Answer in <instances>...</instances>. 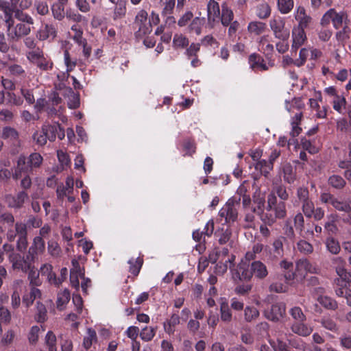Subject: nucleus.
<instances>
[{"instance_id":"nucleus-8","label":"nucleus","mask_w":351,"mask_h":351,"mask_svg":"<svg viewBox=\"0 0 351 351\" xmlns=\"http://www.w3.org/2000/svg\"><path fill=\"white\" fill-rule=\"evenodd\" d=\"M346 18V14L343 12H337L335 9H330L327 11L321 19L322 25H327L330 22L335 29H339L343 20Z\"/></svg>"},{"instance_id":"nucleus-11","label":"nucleus","mask_w":351,"mask_h":351,"mask_svg":"<svg viewBox=\"0 0 351 351\" xmlns=\"http://www.w3.org/2000/svg\"><path fill=\"white\" fill-rule=\"evenodd\" d=\"M52 266L50 264H44L40 268L39 272L37 274L35 271H31L29 274V278L33 276H38L40 274L42 276H45L47 280L50 284H53L56 286H59L62 283L60 278H57L56 274L52 271Z\"/></svg>"},{"instance_id":"nucleus-59","label":"nucleus","mask_w":351,"mask_h":351,"mask_svg":"<svg viewBox=\"0 0 351 351\" xmlns=\"http://www.w3.org/2000/svg\"><path fill=\"white\" fill-rule=\"evenodd\" d=\"M15 16L20 21V23H25L29 25L34 24V19L32 17L28 14L23 13L21 11V10H16Z\"/></svg>"},{"instance_id":"nucleus-64","label":"nucleus","mask_w":351,"mask_h":351,"mask_svg":"<svg viewBox=\"0 0 351 351\" xmlns=\"http://www.w3.org/2000/svg\"><path fill=\"white\" fill-rule=\"evenodd\" d=\"M269 343L274 351H291L287 344L280 339H277L276 341L269 339Z\"/></svg>"},{"instance_id":"nucleus-31","label":"nucleus","mask_w":351,"mask_h":351,"mask_svg":"<svg viewBox=\"0 0 351 351\" xmlns=\"http://www.w3.org/2000/svg\"><path fill=\"white\" fill-rule=\"evenodd\" d=\"M45 348L40 351H57L56 337L52 331H48L45 337Z\"/></svg>"},{"instance_id":"nucleus-9","label":"nucleus","mask_w":351,"mask_h":351,"mask_svg":"<svg viewBox=\"0 0 351 351\" xmlns=\"http://www.w3.org/2000/svg\"><path fill=\"white\" fill-rule=\"evenodd\" d=\"M265 317L273 322H278L284 317L286 314V305L284 302L274 304L269 310L264 313Z\"/></svg>"},{"instance_id":"nucleus-15","label":"nucleus","mask_w":351,"mask_h":351,"mask_svg":"<svg viewBox=\"0 0 351 351\" xmlns=\"http://www.w3.org/2000/svg\"><path fill=\"white\" fill-rule=\"evenodd\" d=\"M45 250V241L41 237H36L34 239L33 243L28 250V258L33 262L34 259L40 254H42Z\"/></svg>"},{"instance_id":"nucleus-21","label":"nucleus","mask_w":351,"mask_h":351,"mask_svg":"<svg viewBox=\"0 0 351 351\" xmlns=\"http://www.w3.org/2000/svg\"><path fill=\"white\" fill-rule=\"evenodd\" d=\"M293 332L302 337H307L310 335L313 328L307 325L304 322H295L291 326Z\"/></svg>"},{"instance_id":"nucleus-51","label":"nucleus","mask_w":351,"mask_h":351,"mask_svg":"<svg viewBox=\"0 0 351 351\" xmlns=\"http://www.w3.org/2000/svg\"><path fill=\"white\" fill-rule=\"evenodd\" d=\"M263 249V245L259 243H255L251 251H248L245 256V260L250 261L256 257V254H260Z\"/></svg>"},{"instance_id":"nucleus-23","label":"nucleus","mask_w":351,"mask_h":351,"mask_svg":"<svg viewBox=\"0 0 351 351\" xmlns=\"http://www.w3.org/2000/svg\"><path fill=\"white\" fill-rule=\"evenodd\" d=\"M249 63L250 64V67L255 71H263L268 69V66L264 60L256 54H252L249 57Z\"/></svg>"},{"instance_id":"nucleus-56","label":"nucleus","mask_w":351,"mask_h":351,"mask_svg":"<svg viewBox=\"0 0 351 351\" xmlns=\"http://www.w3.org/2000/svg\"><path fill=\"white\" fill-rule=\"evenodd\" d=\"M289 313L295 322H305L306 315L304 314L301 308L298 306H294L289 311Z\"/></svg>"},{"instance_id":"nucleus-60","label":"nucleus","mask_w":351,"mask_h":351,"mask_svg":"<svg viewBox=\"0 0 351 351\" xmlns=\"http://www.w3.org/2000/svg\"><path fill=\"white\" fill-rule=\"evenodd\" d=\"M328 221L324 225L325 229L331 233H335L337 230V228L335 225L337 221V215L331 214L327 217Z\"/></svg>"},{"instance_id":"nucleus-63","label":"nucleus","mask_w":351,"mask_h":351,"mask_svg":"<svg viewBox=\"0 0 351 351\" xmlns=\"http://www.w3.org/2000/svg\"><path fill=\"white\" fill-rule=\"evenodd\" d=\"M322 26L323 27L317 31L319 40L322 42H328L332 35V32L326 27V25Z\"/></svg>"},{"instance_id":"nucleus-55","label":"nucleus","mask_w":351,"mask_h":351,"mask_svg":"<svg viewBox=\"0 0 351 351\" xmlns=\"http://www.w3.org/2000/svg\"><path fill=\"white\" fill-rule=\"evenodd\" d=\"M234 259V256H232L231 258H228V260L226 261L225 263H219L217 264L215 267V271L217 274H223L226 272L228 268L231 269V266L232 265V261Z\"/></svg>"},{"instance_id":"nucleus-6","label":"nucleus","mask_w":351,"mask_h":351,"mask_svg":"<svg viewBox=\"0 0 351 351\" xmlns=\"http://www.w3.org/2000/svg\"><path fill=\"white\" fill-rule=\"evenodd\" d=\"M27 58L43 71H47L52 68V62L50 59L45 57L43 51L40 49L28 52Z\"/></svg>"},{"instance_id":"nucleus-49","label":"nucleus","mask_w":351,"mask_h":351,"mask_svg":"<svg viewBox=\"0 0 351 351\" xmlns=\"http://www.w3.org/2000/svg\"><path fill=\"white\" fill-rule=\"evenodd\" d=\"M286 282H284L281 280L273 282L270 287V291L276 293H284L288 289V284H290L291 281H288L285 279Z\"/></svg>"},{"instance_id":"nucleus-44","label":"nucleus","mask_w":351,"mask_h":351,"mask_svg":"<svg viewBox=\"0 0 351 351\" xmlns=\"http://www.w3.org/2000/svg\"><path fill=\"white\" fill-rule=\"evenodd\" d=\"M259 316V311L253 306H246L244 309V319L247 322L256 319Z\"/></svg>"},{"instance_id":"nucleus-12","label":"nucleus","mask_w":351,"mask_h":351,"mask_svg":"<svg viewBox=\"0 0 351 351\" xmlns=\"http://www.w3.org/2000/svg\"><path fill=\"white\" fill-rule=\"evenodd\" d=\"M9 260L12 263L14 269H21L23 271H27L29 269L32 263V260L28 258L27 255L25 258L16 253L9 254Z\"/></svg>"},{"instance_id":"nucleus-34","label":"nucleus","mask_w":351,"mask_h":351,"mask_svg":"<svg viewBox=\"0 0 351 351\" xmlns=\"http://www.w3.org/2000/svg\"><path fill=\"white\" fill-rule=\"evenodd\" d=\"M220 314L221 321L227 323L231 322L232 315L230 308L228 302L226 300H223V299H221V302L220 303Z\"/></svg>"},{"instance_id":"nucleus-54","label":"nucleus","mask_w":351,"mask_h":351,"mask_svg":"<svg viewBox=\"0 0 351 351\" xmlns=\"http://www.w3.org/2000/svg\"><path fill=\"white\" fill-rule=\"evenodd\" d=\"M189 43L188 38L182 34H176L173 37V45L175 48H184Z\"/></svg>"},{"instance_id":"nucleus-41","label":"nucleus","mask_w":351,"mask_h":351,"mask_svg":"<svg viewBox=\"0 0 351 351\" xmlns=\"http://www.w3.org/2000/svg\"><path fill=\"white\" fill-rule=\"evenodd\" d=\"M180 324V317L177 314H173L167 323H165L164 328L166 332L172 334L175 331L176 326Z\"/></svg>"},{"instance_id":"nucleus-2","label":"nucleus","mask_w":351,"mask_h":351,"mask_svg":"<svg viewBox=\"0 0 351 351\" xmlns=\"http://www.w3.org/2000/svg\"><path fill=\"white\" fill-rule=\"evenodd\" d=\"M316 268L306 258L300 259L296 262L295 271L286 272L284 274L285 278L288 281L295 280L302 282L308 273H315Z\"/></svg>"},{"instance_id":"nucleus-22","label":"nucleus","mask_w":351,"mask_h":351,"mask_svg":"<svg viewBox=\"0 0 351 351\" xmlns=\"http://www.w3.org/2000/svg\"><path fill=\"white\" fill-rule=\"evenodd\" d=\"M336 273L339 278L335 280V283L337 286L345 287L347 283H351V272L348 271L345 267H336Z\"/></svg>"},{"instance_id":"nucleus-13","label":"nucleus","mask_w":351,"mask_h":351,"mask_svg":"<svg viewBox=\"0 0 351 351\" xmlns=\"http://www.w3.org/2000/svg\"><path fill=\"white\" fill-rule=\"evenodd\" d=\"M293 14L295 19L298 23L295 27L305 29L308 27L312 22V18L307 14L306 9L302 5L296 7Z\"/></svg>"},{"instance_id":"nucleus-28","label":"nucleus","mask_w":351,"mask_h":351,"mask_svg":"<svg viewBox=\"0 0 351 351\" xmlns=\"http://www.w3.org/2000/svg\"><path fill=\"white\" fill-rule=\"evenodd\" d=\"M27 198V195L25 192H20L16 197L8 196L6 201L11 207L19 208Z\"/></svg>"},{"instance_id":"nucleus-18","label":"nucleus","mask_w":351,"mask_h":351,"mask_svg":"<svg viewBox=\"0 0 351 351\" xmlns=\"http://www.w3.org/2000/svg\"><path fill=\"white\" fill-rule=\"evenodd\" d=\"M285 108L289 113L293 114V117H296L298 113H300L302 117L304 104L300 98H293L291 101H286Z\"/></svg>"},{"instance_id":"nucleus-7","label":"nucleus","mask_w":351,"mask_h":351,"mask_svg":"<svg viewBox=\"0 0 351 351\" xmlns=\"http://www.w3.org/2000/svg\"><path fill=\"white\" fill-rule=\"evenodd\" d=\"M269 27L274 36L280 39L286 40L289 36V30L285 27V21L280 16H274L269 21Z\"/></svg>"},{"instance_id":"nucleus-47","label":"nucleus","mask_w":351,"mask_h":351,"mask_svg":"<svg viewBox=\"0 0 351 351\" xmlns=\"http://www.w3.org/2000/svg\"><path fill=\"white\" fill-rule=\"evenodd\" d=\"M47 309H46L45 305L40 302H37L35 319L38 322L43 323L47 320Z\"/></svg>"},{"instance_id":"nucleus-62","label":"nucleus","mask_w":351,"mask_h":351,"mask_svg":"<svg viewBox=\"0 0 351 351\" xmlns=\"http://www.w3.org/2000/svg\"><path fill=\"white\" fill-rule=\"evenodd\" d=\"M64 5L55 3L52 6V13L55 19L62 20L65 15Z\"/></svg>"},{"instance_id":"nucleus-14","label":"nucleus","mask_w":351,"mask_h":351,"mask_svg":"<svg viewBox=\"0 0 351 351\" xmlns=\"http://www.w3.org/2000/svg\"><path fill=\"white\" fill-rule=\"evenodd\" d=\"M247 262L246 260H242L238 265L236 272L234 274L241 280L249 281L253 276L252 264L250 265Z\"/></svg>"},{"instance_id":"nucleus-4","label":"nucleus","mask_w":351,"mask_h":351,"mask_svg":"<svg viewBox=\"0 0 351 351\" xmlns=\"http://www.w3.org/2000/svg\"><path fill=\"white\" fill-rule=\"evenodd\" d=\"M239 202L240 198H237V197L234 196L230 198L220 209L219 217L221 219H224V223H231L237 220Z\"/></svg>"},{"instance_id":"nucleus-48","label":"nucleus","mask_w":351,"mask_h":351,"mask_svg":"<svg viewBox=\"0 0 351 351\" xmlns=\"http://www.w3.org/2000/svg\"><path fill=\"white\" fill-rule=\"evenodd\" d=\"M332 206L339 211L345 213H350L351 211V205L348 201H341L339 199L335 198L332 202Z\"/></svg>"},{"instance_id":"nucleus-25","label":"nucleus","mask_w":351,"mask_h":351,"mask_svg":"<svg viewBox=\"0 0 351 351\" xmlns=\"http://www.w3.org/2000/svg\"><path fill=\"white\" fill-rule=\"evenodd\" d=\"M0 10L4 14L5 23L13 19V14L15 12L14 8L12 6L8 1L0 0Z\"/></svg>"},{"instance_id":"nucleus-45","label":"nucleus","mask_w":351,"mask_h":351,"mask_svg":"<svg viewBox=\"0 0 351 351\" xmlns=\"http://www.w3.org/2000/svg\"><path fill=\"white\" fill-rule=\"evenodd\" d=\"M66 91L68 93V106L69 108L75 109L80 106L79 95L75 93L71 88H66Z\"/></svg>"},{"instance_id":"nucleus-37","label":"nucleus","mask_w":351,"mask_h":351,"mask_svg":"<svg viewBox=\"0 0 351 351\" xmlns=\"http://www.w3.org/2000/svg\"><path fill=\"white\" fill-rule=\"evenodd\" d=\"M97 341V334L95 330L88 328L86 335L84 337L83 346L86 350L89 349L91 346Z\"/></svg>"},{"instance_id":"nucleus-30","label":"nucleus","mask_w":351,"mask_h":351,"mask_svg":"<svg viewBox=\"0 0 351 351\" xmlns=\"http://www.w3.org/2000/svg\"><path fill=\"white\" fill-rule=\"evenodd\" d=\"M70 300V292L68 289L60 291L57 295L56 306L58 310L62 311L65 308Z\"/></svg>"},{"instance_id":"nucleus-33","label":"nucleus","mask_w":351,"mask_h":351,"mask_svg":"<svg viewBox=\"0 0 351 351\" xmlns=\"http://www.w3.org/2000/svg\"><path fill=\"white\" fill-rule=\"evenodd\" d=\"M207 12L208 19L215 21L220 14L219 3L214 0H210L207 5Z\"/></svg>"},{"instance_id":"nucleus-17","label":"nucleus","mask_w":351,"mask_h":351,"mask_svg":"<svg viewBox=\"0 0 351 351\" xmlns=\"http://www.w3.org/2000/svg\"><path fill=\"white\" fill-rule=\"evenodd\" d=\"M292 45L293 49L297 50L306 40V35L304 29L294 27L292 29Z\"/></svg>"},{"instance_id":"nucleus-36","label":"nucleus","mask_w":351,"mask_h":351,"mask_svg":"<svg viewBox=\"0 0 351 351\" xmlns=\"http://www.w3.org/2000/svg\"><path fill=\"white\" fill-rule=\"evenodd\" d=\"M294 6L293 0H277V8L282 14H289Z\"/></svg>"},{"instance_id":"nucleus-35","label":"nucleus","mask_w":351,"mask_h":351,"mask_svg":"<svg viewBox=\"0 0 351 351\" xmlns=\"http://www.w3.org/2000/svg\"><path fill=\"white\" fill-rule=\"evenodd\" d=\"M41 295L40 291L35 287L31 289L29 293L25 294L23 297V302L27 306L29 307L32 305L34 301L40 298Z\"/></svg>"},{"instance_id":"nucleus-42","label":"nucleus","mask_w":351,"mask_h":351,"mask_svg":"<svg viewBox=\"0 0 351 351\" xmlns=\"http://www.w3.org/2000/svg\"><path fill=\"white\" fill-rule=\"evenodd\" d=\"M332 107L335 110L339 113H343L346 109V101L343 95L336 96L332 99Z\"/></svg>"},{"instance_id":"nucleus-52","label":"nucleus","mask_w":351,"mask_h":351,"mask_svg":"<svg viewBox=\"0 0 351 351\" xmlns=\"http://www.w3.org/2000/svg\"><path fill=\"white\" fill-rule=\"evenodd\" d=\"M126 12L125 0H118L114 12V19L122 18Z\"/></svg>"},{"instance_id":"nucleus-46","label":"nucleus","mask_w":351,"mask_h":351,"mask_svg":"<svg viewBox=\"0 0 351 351\" xmlns=\"http://www.w3.org/2000/svg\"><path fill=\"white\" fill-rule=\"evenodd\" d=\"M156 328L152 326H145L140 332V337L144 341L152 340L156 335Z\"/></svg>"},{"instance_id":"nucleus-40","label":"nucleus","mask_w":351,"mask_h":351,"mask_svg":"<svg viewBox=\"0 0 351 351\" xmlns=\"http://www.w3.org/2000/svg\"><path fill=\"white\" fill-rule=\"evenodd\" d=\"M317 301L324 308L330 310H335L337 308V302L331 298L326 295H320L317 297Z\"/></svg>"},{"instance_id":"nucleus-20","label":"nucleus","mask_w":351,"mask_h":351,"mask_svg":"<svg viewBox=\"0 0 351 351\" xmlns=\"http://www.w3.org/2000/svg\"><path fill=\"white\" fill-rule=\"evenodd\" d=\"M147 13L145 10H141L136 16V23L138 25L139 32L143 34L152 32V27L147 23Z\"/></svg>"},{"instance_id":"nucleus-38","label":"nucleus","mask_w":351,"mask_h":351,"mask_svg":"<svg viewBox=\"0 0 351 351\" xmlns=\"http://www.w3.org/2000/svg\"><path fill=\"white\" fill-rule=\"evenodd\" d=\"M301 119L302 118H301L300 113H298L296 117H293L291 118V130L290 132V135L293 138L298 136L302 132V128L300 127Z\"/></svg>"},{"instance_id":"nucleus-29","label":"nucleus","mask_w":351,"mask_h":351,"mask_svg":"<svg viewBox=\"0 0 351 351\" xmlns=\"http://www.w3.org/2000/svg\"><path fill=\"white\" fill-rule=\"evenodd\" d=\"M234 19L232 10L228 7V3L223 2L221 4V23L223 25H228Z\"/></svg>"},{"instance_id":"nucleus-32","label":"nucleus","mask_w":351,"mask_h":351,"mask_svg":"<svg viewBox=\"0 0 351 351\" xmlns=\"http://www.w3.org/2000/svg\"><path fill=\"white\" fill-rule=\"evenodd\" d=\"M271 9L267 2L258 4L256 8V15L260 19H266L271 15Z\"/></svg>"},{"instance_id":"nucleus-57","label":"nucleus","mask_w":351,"mask_h":351,"mask_svg":"<svg viewBox=\"0 0 351 351\" xmlns=\"http://www.w3.org/2000/svg\"><path fill=\"white\" fill-rule=\"evenodd\" d=\"M283 174L285 180L288 183H293L295 180V173L291 165L286 164L283 167Z\"/></svg>"},{"instance_id":"nucleus-16","label":"nucleus","mask_w":351,"mask_h":351,"mask_svg":"<svg viewBox=\"0 0 351 351\" xmlns=\"http://www.w3.org/2000/svg\"><path fill=\"white\" fill-rule=\"evenodd\" d=\"M47 138L50 141H53L58 137L62 140L64 138V130L59 125H45L43 127Z\"/></svg>"},{"instance_id":"nucleus-50","label":"nucleus","mask_w":351,"mask_h":351,"mask_svg":"<svg viewBox=\"0 0 351 351\" xmlns=\"http://www.w3.org/2000/svg\"><path fill=\"white\" fill-rule=\"evenodd\" d=\"M320 323L322 326L326 330L332 332H337L338 330V326L336 322L329 317H324L322 318Z\"/></svg>"},{"instance_id":"nucleus-43","label":"nucleus","mask_w":351,"mask_h":351,"mask_svg":"<svg viewBox=\"0 0 351 351\" xmlns=\"http://www.w3.org/2000/svg\"><path fill=\"white\" fill-rule=\"evenodd\" d=\"M326 248L328 252L332 254H337L341 250V247L338 241L332 237H328L325 242Z\"/></svg>"},{"instance_id":"nucleus-39","label":"nucleus","mask_w":351,"mask_h":351,"mask_svg":"<svg viewBox=\"0 0 351 351\" xmlns=\"http://www.w3.org/2000/svg\"><path fill=\"white\" fill-rule=\"evenodd\" d=\"M255 169L262 175L267 177L273 169V165L265 160H258L255 165Z\"/></svg>"},{"instance_id":"nucleus-61","label":"nucleus","mask_w":351,"mask_h":351,"mask_svg":"<svg viewBox=\"0 0 351 351\" xmlns=\"http://www.w3.org/2000/svg\"><path fill=\"white\" fill-rule=\"evenodd\" d=\"M47 250L49 254L53 257H58L61 254V248L58 243L53 241L48 242Z\"/></svg>"},{"instance_id":"nucleus-24","label":"nucleus","mask_w":351,"mask_h":351,"mask_svg":"<svg viewBox=\"0 0 351 351\" xmlns=\"http://www.w3.org/2000/svg\"><path fill=\"white\" fill-rule=\"evenodd\" d=\"M252 269L253 275L258 279H263L268 274L266 265L259 261L252 263Z\"/></svg>"},{"instance_id":"nucleus-58","label":"nucleus","mask_w":351,"mask_h":351,"mask_svg":"<svg viewBox=\"0 0 351 351\" xmlns=\"http://www.w3.org/2000/svg\"><path fill=\"white\" fill-rule=\"evenodd\" d=\"M302 209L304 215L308 218L312 217L314 213L315 208L313 202L311 199H309L304 202H302Z\"/></svg>"},{"instance_id":"nucleus-27","label":"nucleus","mask_w":351,"mask_h":351,"mask_svg":"<svg viewBox=\"0 0 351 351\" xmlns=\"http://www.w3.org/2000/svg\"><path fill=\"white\" fill-rule=\"evenodd\" d=\"M266 24L261 21H254L248 23L247 31L250 34L259 36L266 29Z\"/></svg>"},{"instance_id":"nucleus-3","label":"nucleus","mask_w":351,"mask_h":351,"mask_svg":"<svg viewBox=\"0 0 351 351\" xmlns=\"http://www.w3.org/2000/svg\"><path fill=\"white\" fill-rule=\"evenodd\" d=\"M29 156L30 165H28L25 167H21V165H24V162L22 160H17V164L13 174V178L15 180L22 178V174L30 173L34 169L40 167L43 163V159L40 154L35 152L31 154Z\"/></svg>"},{"instance_id":"nucleus-53","label":"nucleus","mask_w":351,"mask_h":351,"mask_svg":"<svg viewBox=\"0 0 351 351\" xmlns=\"http://www.w3.org/2000/svg\"><path fill=\"white\" fill-rule=\"evenodd\" d=\"M40 331V328L38 326L31 327L27 335V339L30 344L35 345L38 342Z\"/></svg>"},{"instance_id":"nucleus-19","label":"nucleus","mask_w":351,"mask_h":351,"mask_svg":"<svg viewBox=\"0 0 351 351\" xmlns=\"http://www.w3.org/2000/svg\"><path fill=\"white\" fill-rule=\"evenodd\" d=\"M56 36V30L53 25L45 24L43 25L36 34V37L40 40H52Z\"/></svg>"},{"instance_id":"nucleus-1","label":"nucleus","mask_w":351,"mask_h":351,"mask_svg":"<svg viewBox=\"0 0 351 351\" xmlns=\"http://www.w3.org/2000/svg\"><path fill=\"white\" fill-rule=\"evenodd\" d=\"M286 204L284 202H278L274 193L267 197L265 211L261 214V219L265 224L271 226L277 219H283L286 217Z\"/></svg>"},{"instance_id":"nucleus-26","label":"nucleus","mask_w":351,"mask_h":351,"mask_svg":"<svg viewBox=\"0 0 351 351\" xmlns=\"http://www.w3.org/2000/svg\"><path fill=\"white\" fill-rule=\"evenodd\" d=\"M23 282L21 280H16L14 282L13 288L14 291L11 297L12 300V306L14 308H16L19 306L21 303V299H20V293L19 291H21V287H23Z\"/></svg>"},{"instance_id":"nucleus-10","label":"nucleus","mask_w":351,"mask_h":351,"mask_svg":"<svg viewBox=\"0 0 351 351\" xmlns=\"http://www.w3.org/2000/svg\"><path fill=\"white\" fill-rule=\"evenodd\" d=\"M1 137L12 142L14 147L10 149L12 155H15L19 152L20 143L18 140V132L16 130L10 127H5L2 130Z\"/></svg>"},{"instance_id":"nucleus-5","label":"nucleus","mask_w":351,"mask_h":351,"mask_svg":"<svg viewBox=\"0 0 351 351\" xmlns=\"http://www.w3.org/2000/svg\"><path fill=\"white\" fill-rule=\"evenodd\" d=\"M6 25V34L10 41H17L21 37L28 35L31 32V25L23 23L14 25V19L8 21Z\"/></svg>"}]
</instances>
